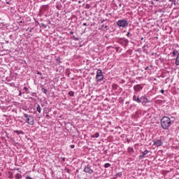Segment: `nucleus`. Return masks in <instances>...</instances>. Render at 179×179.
<instances>
[{"instance_id": "1", "label": "nucleus", "mask_w": 179, "mask_h": 179, "mask_svg": "<svg viewBox=\"0 0 179 179\" xmlns=\"http://www.w3.org/2000/svg\"><path fill=\"white\" fill-rule=\"evenodd\" d=\"M161 124L164 129H169L171 125V119L169 117H163L161 120Z\"/></svg>"}, {"instance_id": "2", "label": "nucleus", "mask_w": 179, "mask_h": 179, "mask_svg": "<svg viewBox=\"0 0 179 179\" xmlns=\"http://www.w3.org/2000/svg\"><path fill=\"white\" fill-rule=\"evenodd\" d=\"M23 118L28 124H29V125H33V124H34V119L32 116L25 114Z\"/></svg>"}, {"instance_id": "3", "label": "nucleus", "mask_w": 179, "mask_h": 179, "mask_svg": "<svg viewBox=\"0 0 179 179\" xmlns=\"http://www.w3.org/2000/svg\"><path fill=\"white\" fill-rule=\"evenodd\" d=\"M117 26H120V27H126V26H128V21L127 20H119L117 22Z\"/></svg>"}, {"instance_id": "4", "label": "nucleus", "mask_w": 179, "mask_h": 179, "mask_svg": "<svg viewBox=\"0 0 179 179\" xmlns=\"http://www.w3.org/2000/svg\"><path fill=\"white\" fill-rule=\"evenodd\" d=\"M84 171H85V173H89L90 174H92V173H93V169L87 166L84 169Z\"/></svg>"}, {"instance_id": "5", "label": "nucleus", "mask_w": 179, "mask_h": 179, "mask_svg": "<svg viewBox=\"0 0 179 179\" xmlns=\"http://www.w3.org/2000/svg\"><path fill=\"white\" fill-rule=\"evenodd\" d=\"M133 100L134 101H136L137 103L141 102V99H139V96H136V95L133 96Z\"/></svg>"}, {"instance_id": "6", "label": "nucleus", "mask_w": 179, "mask_h": 179, "mask_svg": "<svg viewBox=\"0 0 179 179\" xmlns=\"http://www.w3.org/2000/svg\"><path fill=\"white\" fill-rule=\"evenodd\" d=\"M162 143H163L160 140H158L155 142V145H156V146H162Z\"/></svg>"}, {"instance_id": "7", "label": "nucleus", "mask_w": 179, "mask_h": 179, "mask_svg": "<svg viewBox=\"0 0 179 179\" xmlns=\"http://www.w3.org/2000/svg\"><path fill=\"white\" fill-rule=\"evenodd\" d=\"M148 153H149V151L145 150V151L143 152V155H141L139 156L140 159H142V157H143L144 156H146V155H148Z\"/></svg>"}, {"instance_id": "8", "label": "nucleus", "mask_w": 179, "mask_h": 179, "mask_svg": "<svg viewBox=\"0 0 179 179\" xmlns=\"http://www.w3.org/2000/svg\"><path fill=\"white\" fill-rule=\"evenodd\" d=\"M103 76L101 70H98L97 74H96V79H99V76Z\"/></svg>"}, {"instance_id": "9", "label": "nucleus", "mask_w": 179, "mask_h": 179, "mask_svg": "<svg viewBox=\"0 0 179 179\" xmlns=\"http://www.w3.org/2000/svg\"><path fill=\"white\" fill-rule=\"evenodd\" d=\"M176 64L179 65V53H178V57L176 60Z\"/></svg>"}, {"instance_id": "10", "label": "nucleus", "mask_w": 179, "mask_h": 179, "mask_svg": "<svg viewBox=\"0 0 179 179\" xmlns=\"http://www.w3.org/2000/svg\"><path fill=\"white\" fill-rule=\"evenodd\" d=\"M36 110L38 111V113H41V107H40V105H38Z\"/></svg>"}, {"instance_id": "11", "label": "nucleus", "mask_w": 179, "mask_h": 179, "mask_svg": "<svg viewBox=\"0 0 179 179\" xmlns=\"http://www.w3.org/2000/svg\"><path fill=\"white\" fill-rule=\"evenodd\" d=\"M15 134H17V135L22 134L23 135V131H15Z\"/></svg>"}, {"instance_id": "12", "label": "nucleus", "mask_w": 179, "mask_h": 179, "mask_svg": "<svg viewBox=\"0 0 179 179\" xmlns=\"http://www.w3.org/2000/svg\"><path fill=\"white\" fill-rule=\"evenodd\" d=\"M99 133H96L95 134L92 136V138H99Z\"/></svg>"}, {"instance_id": "13", "label": "nucleus", "mask_w": 179, "mask_h": 179, "mask_svg": "<svg viewBox=\"0 0 179 179\" xmlns=\"http://www.w3.org/2000/svg\"><path fill=\"white\" fill-rule=\"evenodd\" d=\"M15 177L17 179H20L22 178V175L20 173H17Z\"/></svg>"}, {"instance_id": "14", "label": "nucleus", "mask_w": 179, "mask_h": 179, "mask_svg": "<svg viewBox=\"0 0 179 179\" xmlns=\"http://www.w3.org/2000/svg\"><path fill=\"white\" fill-rule=\"evenodd\" d=\"M104 167H105L106 169L110 167V164H108V163L105 164Z\"/></svg>"}, {"instance_id": "15", "label": "nucleus", "mask_w": 179, "mask_h": 179, "mask_svg": "<svg viewBox=\"0 0 179 179\" xmlns=\"http://www.w3.org/2000/svg\"><path fill=\"white\" fill-rule=\"evenodd\" d=\"M96 79H97V80H103V76H99V78Z\"/></svg>"}, {"instance_id": "16", "label": "nucleus", "mask_w": 179, "mask_h": 179, "mask_svg": "<svg viewBox=\"0 0 179 179\" xmlns=\"http://www.w3.org/2000/svg\"><path fill=\"white\" fill-rule=\"evenodd\" d=\"M85 8H86V9H90V5L86 4V5H85Z\"/></svg>"}, {"instance_id": "17", "label": "nucleus", "mask_w": 179, "mask_h": 179, "mask_svg": "<svg viewBox=\"0 0 179 179\" xmlns=\"http://www.w3.org/2000/svg\"><path fill=\"white\" fill-rule=\"evenodd\" d=\"M107 27H108L107 25H104V24L102 25V28L103 29H107Z\"/></svg>"}, {"instance_id": "18", "label": "nucleus", "mask_w": 179, "mask_h": 179, "mask_svg": "<svg viewBox=\"0 0 179 179\" xmlns=\"http://www.w3.org/2000/svg\"><path fill=\"white\" fill-rule=\"evenodd\" d=\"M172 54H173V56H176V54H177V52H176V51H173V52H172Z\"/></svg>"}, {"instance_id": "19", "label": "nucleus", "mask_w": 179, "mask_h": 179, "mask_svg": "<svg viewBox=\"0 0 179 179\" xmlns=\"http://www.w3.org/2000/svg\"><path fill=\"white\" fill-rule=\"evenodd\" d=\"M24 90L25 92H27V90H28L27 87H24Z\"/></svg>"}, {"instance_id": "20", "label": "nucleus", "mask_w": 179, "mask_h": 179, "mask_svg": "<svg viewBox=\"0 0 179 179\" xmlns=\"http://www.w3.org/2000/svg\"><path fill=\"white\" fill-rule=\"evenodd\" d=\"M70 147H71V149H73V148H75V145H71Z\"/></svg>"}, {"instance_id": "21", "label": "nucleus", "mask_w": 179, "mask_h": 179, "mask_svg": "<svg viewBox=\"0 0 179 179\" xmlns=\"http://www.w3.org/2000/svg\"><path fill=\"white\" fill-rule=\"evenodd\" d=\"M161 93H162V94H163L164 93V90H162Z\"/></svg>"}, {"instance_id": "22", "label": "nucleus", "mask_w": 179, "mask_h": 179, "mask_svg": "<svg viewBox=\"0 0 179 179\" xmlns=\"http://www.w3.org/2000/svg\"><path fill=\"white\" fill-rule=\"evenodd\" d=\"M27 179H31V178H30V177H27Z\"/></svg>"}, {"instance_id": "23", "label": "nucleus", "mask_w": 179, "mask_h": 179, "mask_svg": "<svg viewBox=\"0 0 179 179\" xmlns=\"http://www.w3.org/2000/svg\"><path fill=\"white\" fill-rule=\"evenodd\" d=\"M38 75H41V73H40V72H38Z\"/></svg>"}, {"instance_id": "24", "label": "nucleus", "mask_w": 179, "mask_h": 179, "mask_svg": "<svg viewBox=\"0 0 179 179\" xmlns=\"http://www.w3.org/2000/svg\"><path fill=\"white\" fill-rule=\"evenodd\" d=\"M78 3H81V1H78Z\"/></svg>"}, {"instance_id": "25", "label": "nucleus", "mask_w": 179, "mask_h": 179, "mask_svg": "<svg viewBox=\"0 0 179 179\" xmlns=\"http://www.w3.org/2000/svg\"><path fill=\"white\" fill-rule=\"evenodd\" d=\"M84 26H86V23H84Z\"/></svg>"}, {"instance_id": "26", "label": "nucleus", "mask_w": 179, "mask_h": 179, "mask_svg": "<svg viewBox=\"0 0 179 179\" xmlns=\"http://www.w3.org/2000/svg\"><path fill=\"white\" fill-rule=\"evenodd\" d=\"M47 92V90H45V93Z\"/></svg>"}, {"instance_id": "27", "label": "nucleus", "mask_w": 179, "mask_h": 179, "mask_svg": "<svg viewBox=\"0 0 179 179\" xmlns=\"http://www.w3.org/2000/svg\"><path fill=\"white\" fill-rule=\"evenodd\" d=\"M71 96H73L72 94H70Z\"/></svg>"}, {"instance_id": "28", "label": "nucleus", "mask_w": 179, "mask_h": 179, "mask_svg": "<svg viewBox=\"0 0 179 179\" xmlns=\"http://www.w3.org/2000/svg\"><path fill=\"white\" fill-rule=\"evenodd\" d=\"M71 96H73L72 94H70Z\"/></svg>"}, {"instance_id": "29", "label": "nucleus", "mask_w": 179, "mask_h": 179, "mask_svg": "<svg viewBox=\"0 0 179 179\" xmlns=\"http://www.w3.org/2000/svg\"><path fill=\"white\" fill-rule=\"evenodd\" d=\"M140 88H138V90H139Z\"/></svg>"}, {"instance_id": "30", "label": "nucleus", "mask_w": 179, "mask_h": 179, "mask_svg": "<svg viewBox=\"0 0 179 179\" xmlns=\"http://www.w3.org/2000/svg\"><path fill=\"white\" fill-rule=\"evenodd\" d=\"M157 1H159V0H157Z\"/></svg>"}]
</instances>
